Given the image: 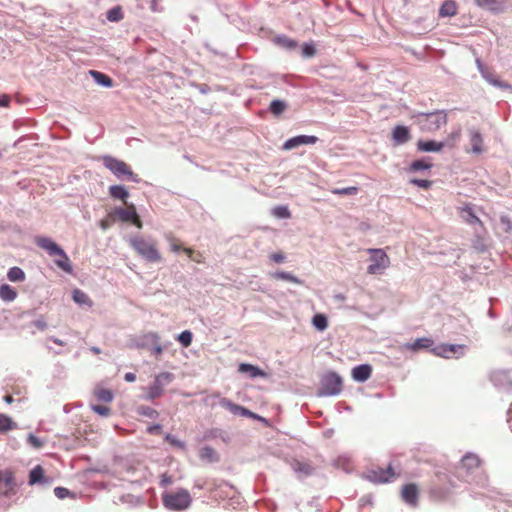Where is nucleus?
I'll return each mask as SVG.
<instances>
[{
  "instance_id": "13",
  "label": "nucleus",
  "mask_w": 512,
  "mask_h": 512,
  "mask_svg": "<svg viewBox=\"0 0 512 512\" xmlns=\"http://www.w3.org/2000/svg\"><path fill=\"white\" fill-rule=\"evenodd\" d=\"M419 489L416 484L410 483L403 486L401 497L407 504L415 507L418 504Z\"/></svg>"
},
{
  "instance_id": "6",
  "label": "nucleus",
  "mask_w": 512,
  "mask_h": 512,
  "mask_svg": "<svg viewBox=\"0 0 512 512\" xmlns=\"http://www.w3.org/2000/svg\"><path fill=\"white\" fill-rule=\"evenodd\" d=\"M343 389L342 378L335 372H328L321 378L319 394L322 396H333L339 394Z\"/></svg>"
},
{
  "instance_id": "47",
  "label": "nucleus",
  "mask_w": 512,
  "mask_h": 512,
  "mask_svg": "<svg viewBox=\"0 0 512 512\" xmlns=\"http://www.w3.org/2000/svg\"><path fill=\"white\" fill-rule=\"evenodd\" d=\"M54 494L59 499H64V498L72 495V493L67 488H64V487H56L54 489Z\"/></svg>"
},
{
  "instance_id": "59",
  "label": "nucleus",
  "mask_w": 512,
  "mask_h": 512,
  "mask_svg": "<svg viewBox=\"0 0 512 512\" xmlns=\"http://www.w3.org/2000/svg\"><path fill=\"white\" fill-rule=\"evenodd\" d=\"M124 379L127 382H134L136 380V375L134 373L129 372L125 374Z\"/></svg>"
},
{
  "instance_id": "32",
  "label": "nucleus",
  "mask_w": 512,
  "mask_h": 512,
  "mask_svg": "<svg viewBox=\"0 0 512 512\" xmlns=\"http://www.w3.org/2000/svg\"><path fill=\"white\" fill-rule=\"evenodd\" d=\"M90 74L93 76V78L95 79V81L98 84L103 85L105 87H112L113 81L106 74L98 72V71H95V70H91Z\"/></svg>"
},
{
  "instance_id": "44",
  "label": "nucleus",
  "mask_w": 512,
  "mask_h": 512,
  "mask_svg": "<svg viewBox=\"0 0 512 512\" xmlns=\"http://www.w3.org/2000/svg\"><path fill=\"white\" fill-rule=\"evenodd\" d=\"M273 215L278 217V218H290L291 217V213L288 209V207L286 206H277L273 209L272 211Z\"/></svg>"
},
{
  "instance_id": "50",
  "label": "nucleus",
  "mask_w": 512,
  "mask_h": 512,
  "mask_svg": "<svg viewBox=\"0 0 512 512\" xmlns=\"http://www.w3.org/2000/svg\"><path fill=\"white\" fill-rule=\"evenodd\" d=\"M162 431V427L161 425L159 424H153V425H150L148 428H147V432L151 435H154V434H160Z\"/></svg>"
},
{
  "instance_id": "40",
  "label": "nucleus",
  "mask_w": 512,
  "mask_h": 512,
  "mask_svg": "<svg viewBox=\"0 0 512 512\" xmlns=\"http://www.w3.org/2000/svg\"><path fill=\"white\" fill-rule=\"evenodd\" d=\"M177 339L183 347L187 348L192 343L193 334L191 331L185 330L178 335Z\"/></svg>"
},
{
  "instance_id": "26",
  "label": "nucleus",
  "mask_w": 512,
  "mask_h": 512,
  "mask_svg": "<svg viewBox=\"0 0 512 512\" xmlns=\"http://www.w3.org/2000/svg\"><path fill=\"white\" fill-rule=\"evenodd\" d=\"M505 0H475L480 7L487 8L492 11H501Z\"/></svg>"
},
{
  "instance_id": "57",
  "label": "nucleus",
  "mask_w": 512,
  "mask_h": 512,
  "mask_svg": "<svg viewBox=\"0 0 512 512\" xmlns=\"http://www.w3.org/2000/svg\"><path fill=\"white\" fill-rule=\"evenodd\" d=\"M171 249L175 252H178V251L182 250L183 248L181 247V245L178 243V241L176 239H172L171 240Z\"/></svg>"
},
{
  "instance_id": "49",
  "label": "nucleus",
  "mask_w": 512,
  "mask_h": 512,
  "mask_svg": "<svg viewBox=\"0 0 512 512\" xmlns=\"http://www.w3.org/2000/svg\"><path fill=\"white\" fill-rule=\"evenodd\" d=\"M316 50L313 45L305 44L303 47V54L307 57H312L315 54Z\"/></svg>"
},
{
  "instance_id": "12",
  "label": "nucleus",
  "mask_w": 512,
  "mask_h": 512,
  "mask_svg": "<svg viewBox=\"0 0 512 512\" xmlns=\"http://www.w3.org/2000/svg\"><path fill=\"white\" fill-rule=\"evenodd\" d=\"M465 345H454V344H443L436 349H434V353L437 356L450 358L452 356H462L464 355Z\"/></svg>"
},
{
  "instance_id": "21",
  "label": "nucleus",
  "mask_w": 512,
  "mask_h": 512,
  "mask_svg": "<svg viewBox=\"0 0 512 512\" xmlns=\"http://www.w3.org/2000/svg\"><path fill=\"white\" fill-rule=\"evenodd\" d=\"M458 7L455 1L446 0L439 9L440 17H452L457 14Z\"/></svg>"
},
{
  "instance_id": "63",
  "label": "nucleus",
  "mask_w": 512,
  "mask_h": 512,
  "mask_svg": "<svg viewBox=\"0 0 512 512\" xmlns=\"http://www.w3.org/2000/svg\"><path fill=\"white\" fill-rule=\"evenodd\" d=\"M213 453H214V451H213V449H212V448H210V447H205V448L203 449V455L210 456V455H211V454H213Z\"/></svg>"
},
{
  "instance_id": "38",
  "label": "nucleus",
  "mask_w": 512,
  "mask_h": 512,
  "mask_svg": "<svg viewBox=\"0 0 512 512\" xmlns=\"http://www.w3.org/2000/svg\"><path fill=\"white\" fill-rule=\"evenodd\" d=\"M431 167H432L431 163H428L424 160H415L410 164V166L407 170L409 172H417L420 170H429Z\"/></svg>"
},
{
  "instance_id": "37",
  "label": "nucleus",
  "mask_w": 512,
  "mask_h": 512,
  "mask_svg": "<svg viewBox=\"0 0 512 512\" xmlns=\"http://www.w3.org/2000/svg\"><path fill=\"white\" fill-rule=\"evenodd\" d=\"M312 323L319 331H323L328 327V320L324 314H316L312 319Z\"/></svg>"
},
{
  "instance_id": "8",
  "label": "nucleus",
  "mask_w": 512,
  "mask_h": 512,
  "mask_svg": "<svg viewBox=\"0 0 512 512\" xmlns=\"http://www.w3.org/2000/svg\"><path fill=\"white\" fill-rule=\"evenodd\" d=\"M399 474L396 473L391 466V464L387 468H373L367 471L366 478L373 483H387L398 477Z\"/></svg>"
},
{
  "instance_id": "30",
  "label": "nucleus",
  "mask_w": 512,
  "mask_h": 512,
  "mask_svg": "<svg viewBox=\"0 0 512 512\" xmlns=\"http://www.w3.org/2000/svg\"><path fill=\"white\" fill-rule=\"evenodd\" d=\"M44 477V469L41 465L35 466L29 474V484L34 485L40 483Z\"/></svg>"
},
{
  "instance_id": "23",
  "label": "nucleus",
  "mask_w": 512,
  "mask_h": 512,
  "mask_svg": "<svg viewBox=\"0 0 512 512\" xmlns=\"http://www.w3.org/2000/svg\"><path fill=\"white\" fill-rule=\"evenodd\" d=\"M481 460L477 455L467 454L462 460L461 464L467 471H472L480 466Z\"/></svg>"
},
{
  "instance_id": "53",
  "label": "nucleus",
  "mask_w": 512,
  "mask_h": 512,
  "mask_svg": "<svg viewBox=\"0 0 512 512\" xmlns=\"http://www.w3.org/2000/svg\"><path fill=\"white\" fill-rule=\"evenodd\" d=\"M245 417H249V418H252V419H255V420H258V421H261V422H264L267 424V420L261 416H259L258 414L248 410V415H245Z\"/></svg>"
},
{
  "instance_id": "52",
  "label": "nucleus",
  "mask_w": 512,
  "mask_h": 512,
  "mask_svg": "<svg viewBox=\"0 0 512 512\" xmlns=\"http://www.w3.org/2000/svg\"><path fill=\"white\" fill-rule=\"evenodd\" d=\"M245 417H249V418H252V419H255V420H258V421H261V422H264L267 424V420L261 416H259L258 414L248 410V415H245Z\"/></svg>"
},
{
  "instance_id": "15",
  "label": "nucleus",
  "mask_w": 512,
  "mask_h": 512,
  "mask_svg": "<svg viewBox=\"0 0 512 512\" xmlns=\"http://www.w3.org/2000/svg\"><path fill=\"white\" fill-rule=\"evenodd\" d=\"M372 374V367L369 364H362L356 366L352 370V377L358 382H364L370 378Z\"/></svg>"
},
{
  "instance_id": "55",
  "label": "nucleus",
  "mask_w": 512,
  "mask_h": 512,
  "mask_svg": "<svg viewBox=\"0 0 512 512\" xmlns=\"http://www.w3.org/2000/svg\"><path fill=\"white\" fill-rule=\"evenodd\" d=\"M33 324L39 330H45L47 328V323L43 319H38L34 321Z\"/></svg>"
},
{
  "instance_id": "43",
  "label": "nucleus",
  "mask_w": 512,
  "mask_h": 512,
  "mask_svg": "<svg viewBox=\"0 0 512 512\" xmlns=\"http://www.w3.org/2000/svg\"><path fill=\"white\" fill-rule=\"evenodd\" d=\"M91 409L100 416L108 417L111 414V408L107 405H91Z\"/></svg>"
},
{
  "instance_id": "62",
  "label": "nucleus",
  "mask_w": 512,
  "mask_h": 512,
  "mask_svg": "<svg viewBox=\"0 0 512 512\" xmlns=\"http://www.w3.org/2000/svg\"><path fill=\"white\" fill-rule=\"evenodd\" d=\"M189 258H192L194 256V250L191 248H183L182 249Z\"/></svg>"
},
{
  "instance_id": "20",
  "label": "nucleus",
  "mask_w": 512,
  "mask_h": 512,
  "mask_svg": "<svg viewBox=\"0 0 512 512\" xmlns=\"http://www.w3.org/2000/svg\"><path fill=\"white\" fill-rule=\"evenodd\" d=\"M444 143L436 141H418L417 148L423 152H439L443 149Z\"/></svg>"
},
{
  "instance_id": "61",
  "label": "nucleus",
  "mask_w": 512,
  "mask_h": 512,
  "mask_svg": "<svg viewBox=\"0 0 512 512\" xmlns=\"http://www.w3.org/2000/svg\"><path fill=\"white\" fill-rule=\"evenodd\" d=\"M508 424L510 429L512 430V403L508 411Z\"/></svg>"
},
{
  "instance_id": "16",
  "label": "nucleus",
  "mask_w": 512,
  "mask_h": 512,
  "mask_svg": "<svg viewBox=\"0 0 512 512\" xmlns=\"http://www.w3.org/2000/svg\"><path fill=\"white\" fill-rule=\"evenodd\" d=\"M392 138L396 144H404L411 138L410 131L406 126L398 125L392 131Z\"/></svg>"
},
{
  "instance_id": "34",
  "label": "nucleus",
  "mask_w": 512,
  "mask_h": 512,
  "mask_svg": "<svg viewBox=\"0 0 512 512\" xmlns=\"http://www.w3.org/2000/svg\"><path fill=\"white\" fill-rule=\"evenodd\" d=\"M271 277L274 278V279H277V280H285V281H289V282H292V283H295V284H301V280L298 279L296 276L288 273V272H284V271H277V272H274L271 274Z\"/></svg>"
},
{
  "instance_id": "19",
  "label": "nucleus",
  "mask_w": 512,
  "mask_h": 512,
  "mask_svg": "<svg viewBox=\"0 0 512 512\" xmlns=\"http://www.w3.org/2000/svg\"><path fill=\"white\" fill-rule=\"evenodd\" d=\"M220 405L227 409L228 411H230L231 413L233 414H239L241 416H244L245 415H248V409L243 407V406H240L238 404H235L233 402H231L229 399L227 398H223L221 401H220Z\"/></svg>"
},
{
  "instance_id": "29",
  "label": "nucleus",
  "mask_w": 512,
  "mask_h": 512,
  "mask_svg": "<svg viewBox=\"0 0 512 512\" xmlns=\"http://www.w3.org/2000/svg\"><path fill=\"white\" fill-rule=\"evenodd\" d=\"M7 278L11 282H22L25 280L26 275L20 267L14 266L8 270Z\"/></svg>"
},
{
  "instance_id": "27",
  "label": "nucleus",
  "mask_w": 512,
  "mask_h": 512,
  "mask_svg": "<svg viewBox=\"0 0 512 512\" xmlns=\"http://www.w3.org/2000/svg\"><path fill=\"white\" fill-rule=\"evenodd\" d=\"M109 194L115 199H120L127 205L126 199L128 197V191L121 185H113L109 188Z\"/></svg>"
},
{
  "instance_id": "25",
  "label": "nucleus",
  "mask_w": 512,
  "mask_h": 512,
  "mask_svg": "<svg viewBox=\"0 0 512 512\" xmlns=\"http://www.w3.org/2000/svg\"><path fill=\"white\" fill-rule=\"evenodd\" d=\"M94 396L97 400L102 401L104 403H110L113 401V393L110 389L103 388L101 386H97L93 392Z\"/></svg>"
},
{
  "instance_id": "45",
  "label": "nucleus",
  "mask_w": 512,
  "mask_h": 512,
  "mask_svg": "<svg viewBox=\"0 0 512 512\" xmlns=\"http://www.w3.org/2000/svg\"><path fill=\"white\" fill-rule=\"evenodd\" d=\"M411 184L418 186L423 189H429L432 186V181L426 179L413 178L409 181Z\"/></svg>"
},
{
  "instance_id": "46",
  "label": "nucleus",
  "mask_w": 512,
  "mask_h": 512,
  "mask_svg": "<svg viewBox=\"0 0 512 512\" xmlns=\"http://www.w3.org/2000/svg\"><path fill=\"white\" fill-rule=\"evenodd\" d=\"M27 442L36 449L41 448L44 445V441H42L40 438L36 437L33 434H29L27 437Z\"/></svg>"
},
{
  "instance_id": "24",
  "label": "nucleus",
  "mask_w": 512,
  "mask_h": 512,
  "mask_svg": "<svg viewBox=\"0 0 512 512\" xmlns=\"http://www.w3.org/2000/svg\"><path fill=\"white\" fill-rule=\"evenodd\" d=\"M17 297V291L9 284L0 285V299L5 302H12Z\"/></svg>"
},
{
  "instance_id": "35",
  "label": "nucleus",
  "mask_w": 512,
  "mask_h": 512,
  "mask_svg": "<svg viewBox=\"0 0 512 512\" xmlns=\"http://www.w3.org/2000/svg\"><path fill=\"white\" fill-rule=\"evenodd\" d=\"M286 108L287 104L284 101L278 99L273 100L269 106L270 112L275 116L281 115L286 110Z\"/></svg>"
},
{
  "instance_id": "54",
  "label": "nucleus",
  "mask_w": 512,
  "mask_h": 512,
  "mask_svg": "<svg viewBox=\"0 0 512 512\" xmlns=\"http://www.w3.org/2000/svg\"><path fill=\"white\" fill-rule=\"evenodd\" d=\"M10 104V97L6 94L0 95V107H8Z\"/></svg>"
},
{
  "instance_id": "1",
  "label": "nucleus",
  "mask_w": 512,
  "mask_h": 512,
  "mask_svg": "<svg viewBox=\"0 0 512 512\" xmlns=\"http://www.w3.org/2000/svg\"><path fill=\"white\" fill-rule=\"evenodd\" d=\"M129 244L146 261L151 263L162 261V256L155 240L143 236H134L130 238Z\"/></svg>"
},
{
  "instance_id": "60",
  "label": "nucleus",
  "mask_w": 512,
  "mask_h": 512,
  "mask_svg": "<svg viewBox=\"0 0 512 512\" xmlns=\"http://www.w3.org/2000/svg\"><path fill=\"white\" fill-rule=\"evenodd\" d=\"M170 483H171V478H170V477H168L166 474H164V475L162 476V479H161V485H162V486H167V485H169Z\"/></svg>"
},
{
  "instance_id": "51",
  "label": "nucleus",
  "mask_w": 512,
  "mask_h": 512,
  "mask_svg": "<svg viewBox=\"0 0 512 512\" xmlns=\"http://www.w3.org/2000/svg\"><path fill=\"white\" fill-rule=\"evenodd\" d=\"M500 221L502 224H504L506 226V229H505L506 232H509L512 230V222L510 221V219L507 216H502L500 218Z\"/></svg>"
},
{
  "instance_id": "48",
  "label": "nucleus",
  "mask_w": 512,
  "mask_h": 512,
  "mask_svg": "<svg viewBox=\"0 0 512 512\" xmlns=\"http://www.w3.org/2000/svg\"><path fill=\"white\" fill-rule=\"evenodd\" d=\"M270 260L275 263H283L286 260V256L283 252H274L269 255Z\"/></svg>"
},
{
  "instance_id": "17",
  "label": "nucleus",
  "mask_w": 512,
  "mask_h": 512,
  "mask_svg": "<svg viewBox=\"0 0 512 512\" xmlns=\"http://www.w3.org/2000/svg\"><path fill=\"white\" fill-rule=\"evenodd\" d=\"M470 144H471V152L475 154H480L484 151L483 148V138L479 131L470 130Z\"/></svg>"
},
{
  "instance_id": "22",
  "label": "nucleus",
  "mask_w": 512,
  "mask_h": 512,
  "mask_svg": "<svg viewBox=\"0 0 512 512\" xmlns=\"http://www.w3.org/2000/svg\"><path fill=\"white\" fill-rule=\"evenodd\" d=\"M238 371L240 373H248L251 378L265 376V373L260 368L248 363H241L238 367Z\"/></svg>"
},
{
  "instance_id": "36",
  "label": "nucleus",
  "mask_w": 512,
  "mask_h": 512,
  "mask_svg": "<svg viewBox=\"0 0 512 512\" xmlns=\"http://www.w3.org/2000/svg\"><path fill=\"white\" fill-rule=\"evenodd\" d=\"M463 211L467 214L465 218L466 222L470 225H479L481 228H484L483 222L474 214L472 208L470 206H466L463 208Z\"/></svg>"
},
{
  "instance_id": "18",
  "label": "nucleus",
  "mask_w": 512,
  "mask_h": 512,
  "mask_svg": "<svg viewBox=\"0 0 512 512\" xmlns=\"http://www.w3.org/2000/svg\"><path fill=\"white\" fill-rule=\"evenodd\" d=\"M433 343L434 342H433V340L431 338L422 337V338L416 339L412 343L405 344L404 348L407 349V350L416 352V351H419L421 349L430 348L433 345Z\"/></svg>"
},
{
  "instance_id": "33",
  "label": "nucleus",
  "mask_w": 512,
  "mask_h": 512,
  "mask_svg": "<svg viewBox=\"0 0 512 512\" xmlns=\"http://www.w3.org/2000/svg\"><path fill=\"white\" fill-rule=\"evenodd\" d=\"M73 300L80 305H88L89 307L92 306L91 299L85 292L80 289H75L73 291Z\"/></svg>"
},
{
  "instance_id": "9",
  "label": "nucleus",
  "mask_w": 512,
  "mask_h": 512,
  "mask_svg": "<svg viewBox=\"0 0 512 512\" xmlns=\"http://www.w3.org/2000/svg\"><path fill=\"white\" fill-rule=\"evenodd\" d=\"M16 493V483L12 471L0 470V496H11Z\"/></svg>"
},
{
  "instance_id": "64",
  "label": "nucleus",
  "mask_w": 512,
  "mask_h": 512,
  "mask_svg": "<svg viewBox=\"0 0 512 512\" xmlns=\"http://www.w3.org/2000/svg\"><path fill=\"white\" fill-rule=\"evenodd\" d=\"M191 259L193 261L197 262V263H201L202 262V255L200 253H198L195 257L193 256Z\"/></svg>"
},
{
  "instance_id": "58",
  "label": "nucleus",
  "mask_w": 512,
  "mask_h": 512,
  "mask_svg": "<svg viewBox=\"0 0 512 512\" xmlns=\"http://www.w3.org/2000/svg\"><path fill=\"white\" fill-rule=\"evenodd\" d=\"M491 83H492L493 85L499 86V87H501V88H505V89L510 88V85H509V84H507V83H502V82H500V81H498V80H496V79L491 80Z\"/></svg>"
},
{
  "instance_id": "28",
  "label": "nucleus",
  "mask_w": 512,
  "mask_h": 512,
  "mask_svg": "<svg viewBox=\"0 0 512 512\" xmlns=\"http://www.w3.org/2000/svg\"><path fill=\"white\" fill-rule=\"evenodd\" d=\"M293 470L300 476H309L312 474L314 468L307 462L296 461L293 464Z\"/></svg>"
},
{
  "instance_id": "2",
  "label": "nucleus",
  "mask_w": 512,
  "mask_h": 512,
  "mask_svg": "<svg viewBox=\"0 0 512 512\" xmlns=\"http://www.w3.org/2000/svg\"><path fill=\"white\" fill-rule=\"evenodd\" d=\"M35 242L40 248L46 250L50 256H59V259L55 260L59 268L69 273L72 271V266L67 254L50 238L37 237Z\"/></svg>"
},
{
  "instance_id": "11",
  "label": "nucleus",
  "mask_w": 512,
  "mask_h": 512,
  "mask_svg": "<svg viewBox=\"0 0 512 512\" xmlns=\"http://www.w3.org/2000/svg\"><path fill=\"white\" fill-rule=\"evenodd\" d=\"M116 215L122 221L132 222L136 227L142 228V221L140 220L134 205H127L126 208L117 209Z\"/></svg>"
},
{
  "instance_id": "14",
  "label": "nucleus",
  "mask_w": 512,
  "mask_h": 512,
  "mask_svg": "<svg viewBox=\"0 0 512 512\" xmlns=\"http://www.w3.org/2000/svg\"><path fill=\"white\" fill-rule=\"evenodd\" d=\"M318 141L316 136L299 135L288 139L282 146L283 150H291L300 145L315 144Z\"/></svg>"
},
{
  "instance_id": "10",
  "label": "nucleus",
  "mask_w": 512,
  "mask_h": 512,
  "mask_svg": "<svg viewBox=\"0 0 512 512\" xmlns=\"http://www.w3.org/2000/svg\"><path fill=\"white\" fill-rule=\"evenodd\" d=\"M447 123V115L443 112L429 113L425 115L424 129L435 131Z\"/></svg>"
},
{
  "instance_id": "7",
  "label": "nucleus",
  "mask_w": 512,
  "mask_h": 512,
  "mask_svg": "<svg viewBox=\"0 0 512 512\" xmlns=\"http://www.w3.org/2000/svg\"><path fill=\"white\" fill-rule=\"evenodd\" d=\"M173 380V375L163 372L155 377L154 382L147 388L146 399L154 400L160 397L164 392V386Z\"/></svg>"
},
{
  "instance_id": "5",
  "label": "nucleus",
  "mask_w": 512,
  "mask_h": 512,
  "mask_svg": "<svg viewBox=\"0 0 512 512\" xmlns=\"http://www.w3.org/2000/svg\"><path fill=\"white\" fill-rule=\"evenodd\" d=\"M370 265L367 267V273L370 275L382 274L390 265V258L383 249L369 248Z\"/></svg>"
},
{
  "instance_id": "3",
  "label": "nucleus",
  "mask_w": 512,
  "mask_h": 512,
  "mask_svg": "<svg viewBox=\"0 0 512 512\" xmlns=\"http://www.w3.org/2000/svg\"><path fill=\"white\" fill-rule=\"evenodd\" d=\"M164 506L169 510L182 511L187 509L192 502L190 493L185 489L164 493L162 496Z\"/></svg>"
},
{
  "instance_id": "56",
  "label": "nucleus",
  "mask_w": 512,
  "mask_h": 512,
  "mask_svg": "<svg viewBox=\"0 0 512 512\" xmlns=\"http://www.w3.org/2000/svg\"><path fill=\"white\" fill-rule=\"evenodd\" d=\"M150 9L153 12H161L162 8L158 4V0H151L150 1Z\"/></svg>"
},
{
  "instance_id": "39",
  "label": "nucleus",
  "mask_w": 512,
  "mask_h": 512,
  "mask_svg": "<svg viewBox=\"0 0 512 512\" xmlns=\"http://www.w3.org/2000/svg\"><path fill=\"white\" fill-rule=\"evenodd\" d=\"M137 413L141 416H145V417H148V418H151V419H156L159 415L158 411L155 410L154 408L152 407H149V406H139L137 408Z\"/></svg>"
},
{
  "instance_id": "42",
  "label": "nucleus",
  "mask_w": 512,
  "mask_h": 512,
  "mask_svg": "<svg viewBox=\"0 0 512 512\" xmlns=\"http://www.w3.org/2000/svg\"><path fill=\"white\" fill-rule=\"evenodd\" d=\"M358 187L351 186L346 188H334L331 192L335 195H355L358 193Z\"/></svg>"
},
{
  "instance_id": "41",
  "label": "nucleus",
  "mask_w": 512,
  "mask_h": 512,
  "mask_svg": "<svg viewBox=\"0 0 512 512\" xmlns=\"http://www.w3.org/2000/svg\"><path fill=\"white\" fill-rule=\"evenodd\" d=\"M107 19L111 22H117L123 19L121 7L117 6L107 12Z\"/></svg>"
},
{
  "instance_id": "31",
  "label": "nucleus",
  "mask_w": 512,
  "mask_h": 512,
  "mask_svg": "<svg viewBox=\"0 0 512 512\" xmlns=\"http://www.w3.org/2000/svg\"><path fill=\"white\" fill-rule=\"evenodd\" d=\"M16 428L17 424L9 416L0 413V432H8Z\"/></svg>"
},
{
  "instance_id": "4",
  "label": "nucleus",
  "mask_w": 512,
  "mask_h": 512,
  "mask_svg": "<svg viewBox=\"0 0 512 512\" xmlns=\"http://www.w3.org/2000/svg\"><path fill=\"white\" fill-rule=\"evenodd\" d=\"M103 165L109 169L118 178H127L137 182V175L132 171L131 167L122 160L112 156H103L101 158Z\"/></svg>"
}]
</instances>
